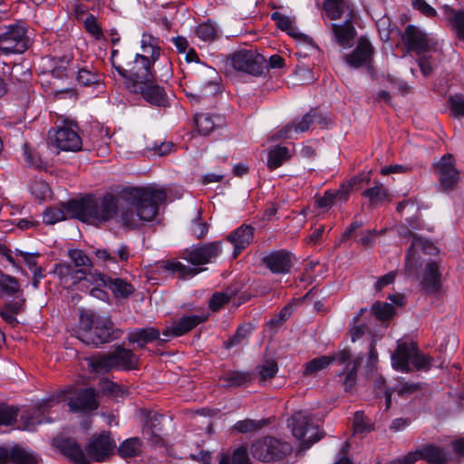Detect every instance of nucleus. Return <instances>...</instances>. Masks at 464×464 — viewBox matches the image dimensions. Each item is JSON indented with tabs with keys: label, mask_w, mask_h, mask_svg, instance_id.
Segmentation results:
<instances>
[{
	"label": "nucleus",
	"mask_w": 464,
	"mask_h": 464,
	"mask_svg": "<svg viewBox=\"0 0 464 464\" xmlns=\"http://www.w3.org/2000/svg\"><path fill=\"white\" fill-rule=\"evenodd\" d=\"M165 189L156 187L123 189L117 197L106 193L101 198L87 195L66 203L68 213L84 223L99 226L114 218L122 226L135 228L140 221L150 222L158 214L160 204L165 202Z\"/></svg>",
	"instance_id": "nucleus-1"
},
{
	"label": "nucleus",
	"mask_w": 464,
	"mask_h": 464,
	"mask_svg": "<svg viewBox=\"0 0 464 464\" xmlns=\"http://www.w3.org/2000/svg\"><path fill=\"white\" fill-rule=\"evenodd\" d=\"M121 331L114 327L109 316H101L88 311L80 315L77 338L87 345L98 346L117 340Z\"/></svg>",
	"instance_id": "nucleus-2"
},
{
	"label": "nucleus",
	"mask_w": 464,
	"mask_h": 464,
	"mask_svg": "<svg viewBox=\"0 0 464 464\" xmlns=\"http://www.w3.org/2000/svg\"><path fill=\"white\" fill-rule=\"evenodd\" d=\"M419 372H428L434 362L432 356L421 352L414 342H399L392 354V367L401 372H411L412 368Z\"/></svg>",
	"instance_id": "nucleus-3"
},
{
	"label": "nucleus",
	"mask_w": 464,
	"mask_h": 464,
	"mask_svg": "<svg viewBox=\"0 0 464 464\" xmlns=\"http://www.w3.org/2000/svg\"><path fill=\"white\" fill-rule=\"evenodd\" d=\"M117 50L111 53V63L113 68L124 79L130 91L136 88V85H140L155 79V72L153 71L154 63L148 60L147 55L137 53L132 63L129 64V68H124L115 62V56L118 54Z\"/></svg>",
	"instance_id": "nucleus-4"
},
{
	"label": "nucleus",
	"mask_w": 464,
	"mask_h": 464,
	"mask_svg": "<svg viewBox=\"0 0 464 464\" xmlns=\"http://www.w3.org/2000/svg\"><path fill=\"white\" fill-rule=\"evenodd\" d=\"M252 455L263 462H284L292 453L293 448L287 441L264 437L252 444Z\"/></svg>",
	"instance_id": "nucleus-5"
},
{
	"label": "nucleus",
	"mask_w": 464,
	"mask_h": 464,
	"mask_svg": "<svg viewBox=\"0 0 464 464\" xmlns=\"http://www.w3.org/2000/svg\"><path fill=\"white\" fill-rule=\"evenodd\" d=\"M29 48L27 29L22 23L0 26V52L4 54L24 53Z\"/></svg>",
	"instance_id": "nucleus-6"
},
{
	"label": "nucleus",
	"mask_w": 464,
	"mask_h": 464,
	"mask_svg": "<svg viewBox=\"0 0 464 464\" xmlns=\"http://www.w3.org/2000/svg\"><path fill=\"white\" fill-rule=\"evenodd\" d=\"M49 144L59 150L76 152L82 150V141L77 131V124L72 121H64L56 130L48 133Z\"/></svg>",
	"instance_id": "nucleus-7"
},
{
	"label": "nucleus",
	"mask_w": 464,
	"mask_h": 464,
	"mask_svg": "<svg viewBox=\"0 0 464 464\" xmlns=\"http://www.w3.org/2000/svg\"><path fill=\"white\" fill-rule=\"evenodd\" d=\"M432 170L439 180L440 189L442 192L449 193L455 189L460 176L451 154H445L435 161L432 164Z\"/></svg>",
	"instance_id": "nucleus-8"
},
{
	"label": "nucleus",
	"mask_w": 464,
	"mask_h": 464,
	"mask_svg": "<svg viewBox=\"0 0 464 464\" xmlns=\"http://www.w3.org/2000/svg\"><path fill=\"white\" fill-rule=\"evenodd\" d=\"M265 58L252 49H242L234 52L227 59V65L237 72L258 76L263 72Z\"/></svg>",
	"instance_id": "nucleus-9"
},
{
	"label": "nucleus",
	"mask_w": 464,
	"mask_h": 464,
	"mask_svg": "<svg viewBox=\"0 0 464 464\" xmlns=\"http://www.w3.org/2000/svg\"><path fill=\"white\" fill-rule=\"evenodd\" d=\"M287 425L297 440H304L306 448L320 440L316 434L317 425L314 424L311 414L306 411L294 413L287 420Z\"/></svg>",
	"instance_id": "nucleus-10"
},
{
	"label": "nucleus",
	"mask_w": 464,
	"mask_h": 464,
	"mask_svg": "<svg viewBox=\"0 0 464 464\" xmlns=\"http://www.w3.org/2000/svg\"><path fill=\"white\" fill-rule=\"evenodd\" d=\"M222 251L220 241L202 244L190 249H186L181 257L194 266L205 265L212 262Z\"/></svg>",
	"instance_id": "nucleus-11"
},
{
	"label": "nucleus",
	"mask_w": 464,
	"mask_h": 464,
	"mask_svg": "<svg viewBox=\"0 0 464 464\" xmlns=\"http://www.w3.org/2000/svg\"><path fill=\"white\" fill-rule=\"evenodd\" d=\"M116 448L115 441L111 438L110 433L102 432L92 436L86 445V452L90 461H105Z\"/></svg>",
	"instance_id": "nucleus-12"
},
{
	"label": "nucleus",
	"mask_w": 464,
	"mask_h": 464,
	"mask_svg": "<svg viewBox=\"0 0 464 464\" xmlns=\"http://www.w3.org/2000/svg\"><path fill=\"white\" fill-rule=\"evenodd\" d=\"M208 318V314L206 313H200L198 314L186 315L174 322L172 326L167 328L162 332V339L160 343H165L169 341L170 338L182 336L197 325L205 323Z\"/></svg>",
	"instance_id": "nucleus-13"
},
{
	"label": "nucleus",
	"mask_w": 464,
	"mask_h": 464,
	"mask_svg": "<svg viewBox=\"0 0 464 464\" xmlns=\"http://www.w3.org/2000/svg\"><path fill=\"white\" fill-rule=\"evenodd\" d=\"M131 92L140 94V96L150 105L156 107H166L169 103L168 95L164 88L159 85L154 80L136 85Z\"/></svg>",
	"instance_id": "nucleus-14"
},
{
	"label": "nucleus",
	"mask_w": 464,
	"mask_h": 464,
	"mask_svg": "<svg viewBox=\"0 0 464 464\" xmlns=\"http://www.w3.org/2000/svg\"><path fill=\"white\" fill-rule=\"evenodd\" d=\"M97 397L93 388L80 389L69 399L68 406L72 411H92L99 406Z\"/></svg>",
	"instance_id": "nucleus-15"
},
{
	"label": "nucleus",
	"mask_w": 464,
	"mask_h": 464,
	"mask_svg": "<svg viewBox=\"0 0 464 464\" xmlns=\"http://www.w3.org/2000/svg\"><path fill=\"white\" fill-rule=\"evenodd\" d=\"M374 48L365 37H360L353 51L345 56V62L353 68L369 66L373 58Z\"/></svg>",
	"instance_id": "nucleus-16"
},
{
	"label": "nucleus",
	"mask_w": 464,
	"mask_h": 464,
	"mask_svg": "<svg viewBox=\"0 0 464 464\" xmlns=\"http://www.w3.org/2000/svg\"><path fill=\"white\" fill-rule=\"evenodd\" d=\"M254 234V227L242 224L227 236L226 240L234 246V258H237V256L253 242Z\"/></svg>",
	"instance_id": "nucleus-17"
},
{
	"label": "nucleus",
	"mask_w": 464,
	"mask_h": 464,
	"mask_svg": "<svg viewBox=\"0 0 464 464\" xmlns=\"http://www.w3.org/2000/svg\"><path fill=\"white\" fill-rule=\"evenodd\" d=\"M262 263L274 274H286L293 265L291 254L285 250H276L262 258Z\"/></svg>",
	"instance_id": "nucleus-18"
},
{
	"label": "nucleus",
	"mask_w": 464,
	"mask_h": 464,
	"mask_svg": "<svg viewBox=\"0 0 464 464\" xmlns=\"http://www.w3.org/2000/svg\"><path fill=\"white\" fill-rule=\"evenodd\" d=\"M53 274L59 278L61 285L65 288L77 285L84 277L83 269H79L66 262L55 264Z\"/></svg>",
	"instance_id": "nucleus-19"
},
{
	"label": "nucleus",
	"mask_w": 464,
	"mask_h": 464,
	"mask_svg": "<svg viewBox=\"0 0 464 464\" xmlns=\"http://www.w3.org/2000/svg\"><path fill=\"white\" fill-rule=\"evenodd\" d=\"M38 464V457L31 451L19 447L11 450L0 448V464Z\"/></svg>",
	"instance_id": "nucleus-20"
},
{
	"label": "nucleus",
	"mask_w": 464,
	"mask_h": 464,
	"mask_svg": "<svg viewBox=\"0 0 464 464\" xmlns=\"http://www.w3.org/2000/svg\"><path fill=\"white\" fill-rule=\"evenodd\" d=\"M404 40L407 48L418 53L426 52L430 48L426 34L411 24L405 29Z\"/></svg>",
	"instance_id": "nucleus-21"
},
{
	"label": "nucleus",
	"mask_w": 464,
	"mask_h": 464,
	"mask_svg": "<svg viewBox=\"0 0 464 464\" xmlns=\"http://www.w3.org/2000/svg\"><path fill=\"white\" fill-rule=\"evenodd\" d=\"M59 448L61 452L74 464H91L88 453L83 450L75 439L63 440Z\"/></svg>",
	"instance_id": "nucleus-22"
},
{
	"label": "nucleus",
	"mask_w": 464,
	"mask_h": 464,
	"mask_svg": "<svg viewBox=\"0 0 464 464\" xmlns=\"http://www.w3.org/2000/svg\"><path fill=\"white\" fill-rule=\"evenodd\" d=\"M421 389L422 385L420 382H409L404 378L400 377L392 390L385 391V401L387 408H389L391 405L392 395L393 392H396L401 398L407 399L411 395L420 392Z\"/></svg>",
	"instance_id": "nucleus-23"
},
{
	"label": "nucleus",
	"mask_w": 464,
	"mask_h": 464,
	"mask_svg": "<svg viewBox=\"0 0 464 464\" xmlns=\"http://www.w3.org/2000/svg\"><path fill=\"white\" fill-rule=\"evenodd\" d=\"M160 331L154 327L136 328L129 333L128 341L131 343H137L141 348L154 341H158L159 345H163L164 343H160L162 339L160 338Z\"/></svg>",
	"instance_id": "nucleus-24"
},
{
	"label": "nucleus",
	"mask_w": 464,
	"mask_h": 464,
	"mask_svg": "<svg viewBox=\"0 0 464 464\" xmlns=\"http://www.w3.org/2000/svg\"><path fill=\"white\" fill-rule=\"evenodd\" d=\"M421 285L429 294L438 293L440 289V272L436 262H429L424 269Z\"/></svg>",
	"instance_id": "nucleus-25"
},
{
	"label": "nucleus",
	"mask_w": 464,
	"mask_h": 464,
	"mask_svg": "<svg viewBox=\"0 0 464 464\" xmlns=\"http://www.w3.org/2000/svg\"><path fill=\"white\" fill-rule=\"evenodd\" d=\"M324 9L331 20H337L342 17L352 20L353 10L346 0H325Z\"/></svg>",
	"instance_id": "nucleus-26"
},
{
	"label": "nucleus",
	"mask_w": 464,
	"mask_h": 464,
	"mask_svg": "<svg viewBox=\"0 0 464 464\" xmlns=\"http://www.w3.org/2000/svg\"><path fill=\"white\" fill-rule=\"evenodd\" d=\"M112 359L113 369L130 370L136 366L137 357L129 349L117 346L112 353H109Z\"/></svg>",
	"instance_id": "nucleus-27"
},
{
	"label": "nucleus",
	"mask_w": 464,
	"mask_h": 464,
	"mask_svg": "<svg viewBox=\"0 0 464 464\" xmlns=\"http://www.w3.org/2000/svg\"><path fill=\"white\" fill-rule=\"evenodd\" d=\"M317 114L315 111H309L298 121H293L292 123L286 125L284 129H282L278 132L279 139H292V133L295 132H304L309 130L310 126L314 122L317 118Z\"/></svg>",
	"instance_id": "nucleus-28"
},
{
	"label": "nucleus",
	"mask_w": 464,
	"mask_h": 464,
	"mask_svg": "<svg viewBox=\"0 0 464 464\" xmlns=\"http://www.w3.org/2000/svg\"><path fill=\"white\" fill-rule=\"evenodd\" d=\"M195 123L198 131L202 135H208L212 130L225 124V120L219 115L200 113L195 116Z\"/></svg>",
	"instance_id": "nucleus-29"
},
{
	"label": "nucleus",
	"mask_w": 464,
	"mask_h": 464,
	"mask_svg": "<svg viewBox=\"0 0 464 464\" xmlns=\"http://www.w3.org/2000/svg\"><path fill=\"white\" fill-rule=\"evenodd\" d=\"M90 372L105 374L113 370L112 359L110 353H97L85 359Z\"/></svg>",
	"instance_id": "nucleus-30"
},
{
	"label": "nucleus",
	"mask_w": 464,
	"mask_h": 464,
	"mask_svg": "<svg viewBox=\"0 0 464 464\" xmlns=\"http://www.w3.org/2000/svg\"><path fill=\"white\" fill-rule=\"evenodd\" d=\"M332 31L334 35L335 41L343 48L351 46L352 41L355 35V29L353 22L346 19L343 24H333Z\"/></svg>",
	"instance_id": "nucleus-31"
},
{
	"label": "nucleus",
	"mask_w": 464,
	"mask_h": 464,
	"mask_svg": "<svg viewBox=\"0 0 464 464\" xmlns=\"http://www.w3.org/2000/svg\"><path fill=\"white\" fill-rule=\"evenodd\" d=\"M160 267L170 272L172 275H177L180 279L193 277L199 273L198 268L188 266L176 259L162 261Z\"/></svg>",
	"instance_id": "nucleus-32"
},
{
	"label": "nucleus",
	"mask_w": 464,
	"mask_h": 464,
	"mask_svg": "<svg viewBox=\"0 0 464 464\" xmlns=\"http://www.w3.org/2000/svg\"><path fill=\"white\" fill-rule=\"evenodd\" d=\"M422 459L430 464H447L450 459V454L443 449L434 444H428L420 450Z\"/></svg>",
	"instance_id": "nucleus-33"
},
{
	"label": "nucleus",
	"mask_w": 464,
	"mask_h": 464,
	"mask_svg": "<svg viewBox=\"0 0 464 464\" xmlns=\"http://www.w3.org/2000/svg\"><path fill=\"white\" fill-rule=\"evenodd\" d=\"M105 286L111 291L116 298H128L135 291L134 286L122 278H111L108 276V279L105 281Z\"/></svg>",
	"instance_id": "nucleus-34"
},
{
	"label": "nucleus",
	"mask_w": 464,
	"mask_h": 464,
	"mask_svg": "<svg viewBox=\"0 0 464 464\" xmlns=\"http://www.w3.org/2000/svg\"><path fill=\"white\" fill-rule=\"evenodd\" d=\"M53 401H49L42 403L34 408L31 413H23L21 418L25 421V428L30 430L35 425L42 424L45 421V413L48 409L52 407Z\"/></svg>",
	"instance_id": "nucleus-35"
},
{
	"label": "nucleus",
	"mask_w": 464,
	"mask_h": 464,
	"mask_svg": "<svg viewBox=\"0 0 464 464\" xmlns=\"http://www.w3.org/2000/svg\"><path fill=\"white\" fill-rule=\"evenodd\" d=\"M25 299L20 297L8 302L1 310L0 316L5 322L11 325H14L18 323L16 314H19L24 306Z\"/></svg>",
	"instance_id": "nucleus-36"
},
{
	"label": "nucleus",
	"mask_w": 464,
	"mask_h": 464,
	"mask_svg": "<svg viewBox=\"0 0 464 464\" xmlns=\"http://www.w3.org/2000/svg\"><path fill=\"white\" fill-rule=\"evenodd\" d=\"M95 256L104 262H126L130 257V249L126 245H121L119 248L113 252L107 249H98L95 251Z\"/></svg>",
	"instance_id": "nucleus-37"
},
{
	"label": "nucleus",
	"mask_w": 464,
	"mask_h": 464,
	"mask_svg": "<svg viewBox=\"0 0 464 464\" xmlns=\"http://www.w3.org/2000/svg\"><path fill=\"white\" fill-rule=\"evenodd\" d=\"M362 196L367 198L373 207L390 201L388 189L381 182H375L373 187L365 189Z\"/></svg>",
	"instance_id": "nucleus-38"
},
{
	"label": "nucleus",
	"mask_w": 464,
	"mask_h": 464,
	"mask_svg": "<svg viewBox=\"0 0 464 464\" xmlns=\"http://www.w3.org/2000/svg\"><path fill=\"white\" fill-rule=\"evenodd\" d=\"M291 158V153L286 147L274 146L270 148L267 156V168L274 170L282 166Z\"/></svg>",
	"instance_id": "nucleus-39"
},
{
	"label": "nucleus",
	"mask_w": 464,
	"mask_h": 464,
	"mask_svg": "<svg viewBox=\"0 0 464 464\" xmlns=\"http://www.w3.org/2000/svg\"><path fill=\"white\" fill-rule=\"evenodd\" d=\"M225 387L234 388L246 384L252 381V375L248 372L228 371L221 376Z\"/></svg>",
	"instance_id": "nucleus-40"
},
{
	"label": "nucleus",
	"mask_w": 464,
	"mask_h": 464,
	"mask_svg": "<svg viewBox=\"0 0 464 464\" xmlns=\"http://www.w3.org/2000/svg\"><path fill=\"white\" fill-rule=\"evenodd\" d=\"M0 290L3 294L7 296H14V299H18L23 296V290L21 289L18 280L9 275H0Z\"/></svg>",
	"instance_id": "nucleus-41"
},
{
	"label": "nucleus",
	"mask_w": 464,
	"mask_h": 464,
	"mask_svg": "<svg viewBox=\"0 0 464 464\" xmlns=\"http://www.w3.org/2000/svg\"><path fill=\"white\" fill-rule=\"evenodd\" d=\"M271 18L273 21L276 22L277 27L279 29H281L282 31L287 32L290 35H292L295 38L304 37V39L305 41H308L309 43L312 42V40L308 39V37L304 36L302 34L295 32V28L293 26V22L288 16L284 15L279 12H275L272 14Z\"/></svg>",
	"instance_id": "nucleus-42"
},
{
	"label": "nucleus",
	"mask_w": 464,
	"mask_h": 464,
	"mask_svg": "<svg viewBox=\"0 0 464 464\" xmlns=\"http://www.w3.org/2000/svg\"><path fill=\"white\" fill-rule=\"evenodd\" d=\"M76 79L79 84L83 86H92L101 82V76L92 65L80 68Z\"/></svg>",
	"instance_id": "nucleus-43"
},
{
	"label": "nucleus",
	"mask_w": 464,
	"mask_h": 464,
	"mask_svg": "<svg viewBox=\"0 0 464 464\" xmlns=\"http://www.w3.org/2000/svg\"><path fill=\"white\" fill-rule=\"evenodd\" d=\"M237 293V288L228 287L223 292L215 293L209 300V308L212 311H218L227 304L230 299Z\"/></svg>",
	"instance_id": "nucleus-44"
},
{
	"label": "nucleus",
	"mask_w": 464,
	"mask_h": 464,
	"mask_svg": "<svg viewBox=\"0 0 464 464\" xmlns=\"http://www.w3.org/2000/svg\"><path fill=\"white\" fill-rule=\"evenodd\" d=\"M251 334L250 326L247 324L239 325L236 334L224 343L225 348L230 349L247 342Z\"/></svg>",
	"instance_id": "nucleus-45"
},
{
	"label": "nucleus",
	"mask_w": 464,
	"mask_h": 464,
	"mask_svg": "<svg viewBox=\"0 0 464 464\" xmlns=\"http://www.w3.org/2000/svg\"><path fill=\"white\" fill-rule=\"evenodd\" d=\"M331 364V358L326 355L314 358L304 366V375H314Z\"/></svg>",
	"instance_id": "nucleus-46"
},
{
	"label": "nucleus",
	"mask_w": 464,
	"mask_h": 464,
	"mask_svg": "<svg viewBox=\"0 0 464 464\" xmlns=\"http://www.w3.org/2000/svg\"><path fill=\"white\" fill-rule=\"evenodd\" d=\"M68 217L72 218L66 209V204L63 205V208H49L44 212V222L48 225L54 224L56 222L66 219Z\"/></svg>",
	"instance_id": "nucleus-47"
},
{
	"label": "nucleus",
	"mask_w": 464,
	"mask_h": 464,
	"mask_svg": "<svg viewBox=\"0 0 464 464\" xmlns=\"http://www.w3.org/2000/svg\"><path fill=\"white\" fill-rule=\"evenodd\" d=\"M68 256L73 263L72 266L79 269L90 270L92 266L89 256L81 249H70L68 251Z\"/></svg>",
	"instance_id": "nucleus-48"
},
{
	"label": "nucleus",
	"mask_w": 464,
	"mask_h": 464,
	"mask_svg": "<svg viewBox=\"0 0 464 464\" xmlns=\"http://www.w3.org/2000/svg\"><path fill=\"white\" fill-rule=\"evenodd\" d=\"M140 450V442L138 438L125 440L119 447L118 452L122 458L134 457Z\"/></svg>",
	"instance_id": "nucleus-49"
},
{
	"label": "nucleus",
	"mask_w": 464,
	"mask_h": 464,
	"mask_svg": "<svg viewBox=\"0 0 464 464\" xmlns=\"http://www.w3.org/2000/svg\"><path fill=\"white\" fill-rule=\"evenodd\" d=\"M362 358H357L353 363H348L346 366L345 378L343 381V386L345 391L352 390L356 383L357 370L360 366Z\"/></svg>",
	"instance_id": "nucleus-50"
},
{
	"label": "nucleus",
	"mask_w": 464,
	"mask_h": 464,
	"mask_svg": "<svg viewBox=\"0 0 464 464\" xmlns=\"http://www.w3.org/2000/svg\"><path fill=\"white\" fill-rule=\"evenodd\" d=\"M197 35L204 41H214L218 35V28L215 24L206 22L200 24L196 29Z\"/></svg>",
	"instance_id": "nucleus-51"
},
{
	"label": "nucleus",
	"mask_w": 464,
	"mask_h": 464,
	"mask_svg": "<svg viewBox=\"0 0 464 464\" xmlns=\"http://www.w3.org/2000/svg\"><path fill=\"white\" fill-rule=\"evenodd\" d=\"M372 312L377 319L385 321L392 317L394 307L392 304L377 302L372 305Z\"/></svg>",
	"instance_id": "nucleus-52"
},
{
	"label": "nucleus",
	"mask_w": 464,
	"mask_h": 464,
	"mask_svg": "<svg viewBox=\"0 0 464 464\" xmlns=\"http://www.w3.org/2000/svg\"><path fill=\"white\" fill-rule=\"evenodd\" d=\"M162 419V415L156 413L153 414L150 417V426L148 425L143 430L144 435H146L148 440H151V442L154 444H158L162 440L160 435L156 434L154 431V429L160 423Z\"/></svg>",
	"instance_id": "nucleus-53"
},
{
	"label": "nucleus",
	"mask_w": 464,
	"mask_h": 464,
	"mask_svg": "<svg viewBox=\"0 0 464 464\" xmlns=\"http://www.w3.org/2000/svg\"><path fill=\"white\" fill-rule=\"evenodd\" d=\"M257 369L261 381L273 379L278 372L277 363L274 360L265 361Z\"/></svg>",
	"instance_id": "nucleus-54"
},
{
	"label": "nucleus",
	"mask_w": 464,
	"mask_h": 464,
	"mask_svg": "<svg viewBox=\"0 0 464 464\" xmlns=\"http://www.w3.org/2000/svg\"><path fill=\"white\" fill-rule=\"evenodd\" d=\"M18 415L16 408L6 405H0V425H11L15 422Z\"/></svg>",
	"instance_id": "nucleus-55"
},
{
	"label": "nucleus",
	"mask_w": 464,
	"mask_h": 464,
	"mask_svg": "<svg viewBox=\"0 0 464 464\" xmlns=\"http://www.w3.org/2000/svg\"><path fill=\"white\" fill-rule=\"evenodd\" d=\"M449 21L459 38L464 39V11H451Z\"/></svg>",
	"instance_id": "nucleus-56"
},
{
	"label": "nucleus",
	"mask_w": 464,
	"mask_h": 464,
	"mask_svg": "<svg viewBox=\"0 0 464 464\" xmlns=\"http://www.w3.org/2000/svg\"><path fill=\"white\" fill-rule=\"evenodd\" d=\"M233 428L240 433H247L260 430L262 423L258 420L246 419L236 422Z\"/></svg>",
	"instance_id": "nucleus-57"
},
{
	"label": "nucleus",
	"mask_w": 464,
	"mask_h": 464,
	"mask_svg": "<svg viewBox=\"0 0 464 464\" xmlns=\"http://www.w3.org/2000/svg\"><path fill=\"white\" fill-rule=\"evenodd\" d=\"M368 332V325L364 323H361L359 321V316H354L350 329L352 342H356L361 339Z\"/></svg>",
	"instance_id": "nucleus-58"
},
{
	"label": "nucleus",
	"mask_w": 464,
	"mask_h": 464,
	"mask_svg": "<svg viewBox=\"0 0 464 464\" xmlns=\"http://www.w3.org/2000/svg\"><path fill=\"white\" fill-rule=\"evenodd\" d=\"M84 28L96 40H99L102 37V28L93 14L87 15L84 20Z\"/></svg>",
	"instance_id": "nucleus-59"
},
{
	"label": "nucleus",
	"mask_w": 464,
	"mask_h": 464,
	"mask_svg": "<svg viewBox=\"0 0 464 464\" xmlns=\"http://www.w3.org/2000/svg\"><path fill=\"white\" fill-rule=\"evenodd\" d=\"M353 426L355 433H362L372 430L368 420L361 411L355 412Z\"/></svg>",
	"instance_id": "nucleus-60"
},
{
	"label": "nucleus",
	"mask_w": 464,
	"mask_h": 464,
	"mask_svg": "<svg viewBox=\"0 0 464 464\" xmlns=\"http://www.w3.org/2000/svg\"><path fill=\"white\" fill-rule=\"evenodd\" d=\"M218 83L214 80H209L208 82H203V88L200 91L199 94H190L189 96L198 101L200 98L216 94L218 92Z\"/></svg>",
	"instance_id": "nucleus-61"
},
{
	"label": "nucleus",
	"mask_w": 464,
	"mask_h": 464,
	"mask_svg": "<svg viewBox=\"0 0 464 464\" xmlns=\"http://www.w3.org/2000/svg\"><path fill=\"white\" fill-rule=\"evenodd\" d=\"M450 108L455 116L464 117V96L456 95L449 100Z\"/></svg>",
	"instance_id": "nucleus-62"
},
{
	"label": "nucleus",
	"mask_w": 464,
	"mask_h": 464,
	"mask_svg": "<svg viewBox=\"0 0 464 464\" xmlns=\"http://www.w3.org/2000/svg\"><path fill=\"white\" fill-rule=\"evenodd\" d=\"M232 464H251L247 450L245 447H238L232 454Z\"/></svg>",
	"instance_id": "nucleus-63"
},
{
	"label": "nucleus",
	"mask_w": 464,
	"mask_h": 464,
	"mask_svg": "<svg viewBox=\"0 0 464 464\" xmlns=\"http://www.w3.org/2000/svg\"><path fill=\"white\" fill-rule=\"evenodd\" d=\"M99 389L102 393L108 395H117L121 391V387L118 384L108 379H102L99 382Z\"/></svg>",
	"instance_id": "nucleus-64"
}]
</instances>
